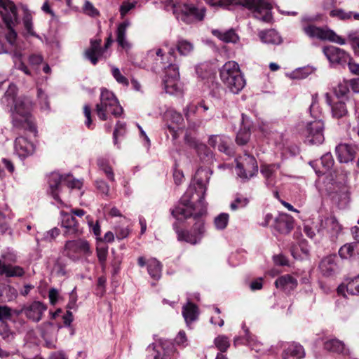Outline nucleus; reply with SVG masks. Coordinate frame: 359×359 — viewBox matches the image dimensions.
<instances>
[{
	"label": "nucleus",
	"mask_w": 359,
	"mask_h": 359,
	"mask_svg": "<svg viewBox=\"0 0 359 359\" xmlns=\"http://www.w3.org/2000/svg\"><path fill=\"white\" fill-rule=\"evenodd\" d=\"M206 190L203 180L196 178L195 182L189 187L177 205L172 210L171 214L177 220L189 217L195 220L189 231L181 230L177 223L173 224L178 241L196 245L204 237L206 231L203 219L207 213V204L205 201Z\"/></svg>",
	"instance_id": "nucleus-1"
},
{
	"label": "nucleus",
	"mask_w": 359,
	"mask_h": 359,
	"mask_svg": "<svg viewBox=\"0 0 359 359\" xmlns=\"http://www.w3.org/2000/svg\"><path fill=\"white\" fill-rule=\"evenodd\" d=\"M213 6H220L230 9L231 6L241 5L250 11L253 16L265 22H269L272 19V6L266 0H205Z\"/></svg>",
	"instance_id": "nucleus-2"
},
{
	"label": "nucleus",
	"mask_w": 359,
	"mask_h": 359,
	"mask_svg": "<svg viewBox=\"0 0 359 359\" xmlns=\"http://www.w3.org/2000/svg\"><path fill=\"white\" fill-rule=\"evenodd\" d=\"M11 106L12 123L15 128H22L36 133V128L31 116L32 101L29 97H20Z\"/></svg>",
	"instance_id": "nucleus-3"
},
{
	"label": "nucleus",
	"mask_w": 359,
	"mask_h": 359,
	"mask_svg": "<svg viewBox=\"0 0 359 359\" xmlns=\"http://www.w3.org/2000/svg\"><path fill=\"white\" fill-rule=\"evenodd\" d=\"M48 194L55 200V203L62 205V196L64 194L63 187L68 189H81L82 182L74 178L70 174L62 175L58 172H53L48 177Z\"/></svg>",
	"instance_id": "nucleus-4"
},
{
	"label": "nucleus",
	"mask_w": 359,
	"mask_h": 359,
	"mask_svg": "<svg viewBox=\"0 0 359 359\" xmlns=\"http://www.w3.org/2000/svg\"><path fill=\"white\" fill-rule=\"evenodd\" d=\"M318 16L304 15L301 20V26L304 34L310 38H316L322 41H328L339 45L346 44L345 39L339 36L327 27H317L312 23L318 20Z\"/></svg>",
	"instance_id": "nucleus-5"
},
{
	"label": "nucleus",
	"mask_w": 359,
	"mask_h": 359,
	"mask_svg": "<svg viewBox=\"0 0 359 359\" xmlns=\"http://www.w3.org/2000/svg\"><path fill=\"white\" fill-rule=\"evenodd\" d=\"M220 78L226 87L233 94L239 93L246 85V81L239 65L234 61L226 62L220 69Z\"/></svg>",
	"instance_id": "nucleus-6"
},
{
	"label": "nucleus",
	"mask_w": 359,
	"mask_h": 359,
	"mask_svg": "<svg viewBox=\"0 0 359 359\" xmlns=\"http://www.w3.org/2000/svg\"><path fill=\"white\" fill-rule=\"evenodd\" d=\"M165 8L172 10L176 18L187 24L201 21L205 16V9L198 8L189 2L174 3L172 0L165 1Z\"/></svg>",
	"instance_id": "nucleus-7"
},
{
	"label": "nucleus",
	"mask_w": 359,
	"mask_h": 359,
	"mask_svg": "<svg viewBox=\"0 0 359 359\" xmlns=\"http://www.w3.org/2000/svg\"><path fill=\"white\" fill-rule=\"evenodd\" d=\"M123 111V108L114 94L107 89H102L100 102L96 104V113L100 119L106 121L109 114L118 117L121 116Z\"/></svg>",
	"instance_id": "nucleus-8"
},
{
	"label": "nucleus",
	"mask_w": 359,
	"mask_h": 359,
	"mask_svg": "<svg viewBox=\"0 0 359 359\" xmlns=\"http://www.w3.org/2000/svg\"><path fill=\"white\" fill-rule=\"evenodd\" d=\"M174 50L169 53V57H165L161 48L150 50L148 52V57L155 61L156 65L165 70V77L173 79H180L179 67L172 63L175 56Z\"/></svg>",
	"instance_id": "nucleus-9"
},
{
	"label": "nucleus",
	"mask_w": 359,
	"mask_h": 359,
	"mask_svg": "<svg viewBox=\"0 0 359 359\" xmlns=\"http://www.w3.org/2000/svg\"><path fill=\"white\" fill-rule=\"evenodd\" d=\"M64 253L70 259L77 261L79 255L88 256L92 254V251L87 241L79 239L67 241L64 247Z\"/></svg>",
	"instance_id": "nucleus-10"
},
{
	"label": "nucleus",
	"mask_w": 359,
	"mask_h": 359,
	"mask_svg": "<svg viewBox=\"0 0 359 359\" xmlns=\"http://www.w3.org/2000/svg\"><path fill=\"white\" fill-rule=\"evenodd\" d=\"M236 170L238 177L249 180L257 173L258 165L253 156L245 154L242 162H237Z\"/></svg>",
	"instance_id": "nucleus-11"
},
{
	"label": "nucleus",
	"mask_w": 359,
	"mask_h": 359,
	"mask_svg": "<svg viewBox=\"0 0 359 359\" xmlns=\"http://www.w3.org/2000/svg\"><path fill=\"white\" fill-rule=\"evenodd\" d=\"M306 142L320 144L324 141V122L322 119L308 122L306 127Z\"/></svg>",
	"instance_id": "nucleus-12"
},
{
	"label": "nucleus",
	"mask_w": 359,
	"mask_h": 359,
	"mask_svg": "<svg viewBox=\"0 0 359 359\" xmlns=\"http://www.w3.org/2000/svg\"><path fill=\"white\" fill-rule=\"evenodd\" d=\"M0 15L7 27L18 23V9L11 0H0Z\"/></svg>",
	"instance_id": "nucleus-13"
},
{
	"label": "nucleus",
	"mask_w": 359,
	"mask_h": 359,
	"mask_svg": "<svg viewBox=\"0 0 359 359\" xmlns=\"http://www.w3.org/2000/svg\"><path fill=\"white\" fill-rule=\"evenodd\" d=\"M341 230V224L334 216L321 219L319 226H317V232L320 237L327 234L332 239L337 238Z\"/></svg>",
	"instance_id": "nucleus-14"
},
{
	"label": "nucleus",
	"mask_w": 359,
	"mask_h": 359,
	"mask_svg": "<svg viewBox=\"0 0 359 359\" xmlns=\"http://www.w3.org/2000/svg\"><path fill=\"white\" fill-rule=\"evenodd\" d=\"M112 42L113 40L111 39V37H109L105 42L104 48H102L100 46V39L90 40V47L87 48L84 52L85 58L90 61L93 65H95L97 63L100 57L102 55L104 49H107L108 47H109Z\"/></svg>",
	"instance_id": "nucleus-15"
},
{
	"label": "nucleus",
	"mask_w": 359,
	"mask_h": 359,
	"mask_svg": "<svg viewBox=\"0 0 359 359\" xmlns=\"http://www.w3.org/2000/svg\"><path fill=\"white\" fill-rule=\"evenodd\" d=\"M184 141L190 147L194 149L201 161L210 163L213 159L212 151L199 140L189 135L184 137Z\"/></svg>",
	"instance_id": "nucleus-16"
},
{
	"label": "nucleus",
	"mask_w": 359,
	"mask_h": 359,
	"mask_svg": "<svg viewBox=\"0 0 359 359\" xmlns=\"http://www.w3.org/2000/svg\"><path fill=\"white\" fill-rule=\"evenodd\" d=\"M47 310V306L39 301H34L32 303L22 307L21 312L30 320L38 323L43 317V313Z\"/></svg>",
	"instance_id": "nucleus-17"
},
{
	"label": "nucleus",
	"mask_w": 359,
	"mask_h": 359,
	"mask_svg": "<svg viewBox=\"0 0 359 359\" xmlns=\"http://www.w3.org/2000/svg\"><path fill=\"white\" fill-rule=\"evenodd\" d=\"M165 118L168 123H171V124L168 123L167 128L172 135V140H175L178 137V129L183 126L184 118L180 112H177L174 109H169L165 113Z\"/></svg>",
	"instance_id": "nucleus-18"
},
{
	"label": "nucleus",
	"mask_w": 359,
	"mask_h": 359,
	"mask_svg": "<svg viewBox=\"0 0 359 359\" xmlns=\"http://www.w3.org/2000/svg\"><path fill=\"white\" fill-rule=\"evenodd\" d=\"M323 52L332 64L344 65L350 57L345 50L334 46L324 47Z\"/></svg>",
	"instance_id": "nucleus-19"
},
{
	"label": "nucleus",
	"mask_w": 359,
	"mask_h": 359,
	"mask_svg": "<svg viewBox=\"0 0 359 359\" xmlns=\"http://www.w3.org/2000/svg\"><path fill=\"white\" fill-rule=\"evenodd\" d=\"M293 217L286 213H280L273 220L271 227L281 234L289 233L294 228Z\"/></svg>",
	"instance_id": "nucleus-20"
},
{
	"label": "nucleus",
	"mask_w": 359,
	"mask_h": 359,
	"mask_svg": "<svg viewBox=\"0 0 359 359\" xmlns=\"http://www.w3.org/2000/svg\"><path fill=\"white\" fill-rule=\"evenodd\" d=\"M208 144L212 147L217 149L227 156L233 154V149L230 147L231 139L225 135H212L209 137Z\"/></svg>",
	"instance_id": "nucleus-21"
},
{
	"label": "nucleus",
	"mask_w": 359,
	"mask_h": 359,
	"mask_svg": "<svg viewBox=\"0 0 359 359\" xmlns=\"http://www.w3.org/2000/svg\"><path fill=\"white\" fill-rule=\"evenodd\" d=\"M184 116L189 123V126L193 129H196L201 126L205 123L208 121L212 118V115L206 119H198L195 120L194 116L200 112L198 102L197 104L190 103L186 106L183 109Z\"/></svg>",
	"instance_id": "nucleus-22"
},
{
	"label": "nucleus",
	"mask_w": 359,
	"mask_h": 359,
	"mask_svg": "<svg viewBox=\"0 0 359 359\" xmlns=\"http://www.w3.org/2000/svg\"><path fill=\"white\" fill-rule=\"evenodd\" d=\"M283 359H302L305 356L304 347L299 343H283Z\"/></svg>",
	"instance_id": "nucleus-23"
},
{
	"label": "nucleus",
	"mask_w": 359,
	"mask_h": 359,
	"mask_svg": "<svg viewBox=\"0 0 359 359\" xmlns=\"http://www.w3.org/2000/svg\"><path fill=\"white\" fill-rule=\"evenodd\" d=\"M326 103L330 106L332 117L335 119H341L348 115L346 104L344 101L338 100L332 103L331 96L327 93L325 95Z\"/></svg>",
	"instance_id": "nucleus-24"
},
{
	"label": "nucleus",
	"mask_w": 359,
	"mask_h": 359,
	"mask_svg": "<svg viewBox=\"0 0 359 359\" xmlns=\"http://www.w3.org/2000/svg\"><path fill=\"white\" fill-rule=\"evenodd\" d=\"M279 163L264 164L261 165L260 172L268 187H273L277 182V172L280 170Z\"/></svg>",
	"instance_id": "nucleus-25"
},
{
	"label": "nucleus",
	"mask_w": 359,
	"mask_h": 359,
	"mask_svg": "<svg viewBox=\"0 0 359 359\" xmlns=\"http://www.w3.org/2000/svg\"><path fill=\"white\" fill-rule=\"evenodd\" d=\"M14 149L15 154L21 159L31 155L34 150V144L29 142L27 138L20 136L15 139L14 142Z\"/></svg>",
	"instance_id": "nucleus-26"
},
{
	"label": "nucleus",
	"mask_w": 359,
	"mask_h": 359,
	"mask_svg": "<svg viewBox=\"0 0 359 359\" xmlns=\"http://www.w3.org/2000/svg\"><path fill=\"white\" fill-rule=\"evenodd\" d=\"M336 255L325 257L320 263L319 268L324 276H332L339 271Z\"/></svg>",
	"instance_id": "nucleus-27"
},
{
	"label": "nucleus",
	"mask_w": 359,
	"mask_h": 359,
	"mask_svg": "<svg viewBox=\"0 0 359 359\" xmlns=\"http://www.w3.org/2000/svg\"><path fill=\"white\" fill-rule=\"evenodd\" d=\"M62 226L65 229L66 235H74L79 231L78 222L74 215L68 212H61Z\"/></svg>",
	"instance_id": "nucleus-28"
},
{
	"label": "nucleus",
	"mask_w": 359,
	"mask_h": 359,
	"mask_svg": "<svg viewBox=\"0 0 359 359\" xmlns=\"http://www.w3.org/2000/svg\"><path fill=\"white\" fill-rule=\"evenodd\" d=\"M275 286L285 293H290L297 287V280L291 275H283L276 280Z\"/></svg>",
	"instance_id": "nucleus-29"
},
{
	"label": "nucleus",
	"mask_w": 359,
	"mask_h": 359,
	"mask_svg": "<svg viewBox=\"0 0 359 359\" xmlns=\"http://www.w3.org/2000/svg\"><path fill=\"white\" fill-rule=\"evenodd\" d=\"M335 153L340 163L351 161L355 156L354 148L348 144H339L335 148Z\"/></svg>",
	"instance_id": "nucleus-30"
},
{
	"label": "nucleus",
	"mask_w": 359,
	"mask_h": 359,
	"mask_svg": "<svg viewBox=\"0 0 359 359\" xmlns=\"http://www.w3.org/2000/svg\"><path fill=\"white\" fill-rule=\"evenodd\" d=\"M241 128L238 132L236 135V142L240 145L245 144L250 140V123L248 121V118L242 114L241 115Z\"/></svg>",
	"instance_id": "nucleus-31"
},
{
	"label": "nucleus",
	"mask_w": 359,
	"mask_h": 359,
	"mask_svg": "<svg viewBox=\"0 0 359 359\" xmlns=\"http://www.w3.org/2000/svg\"><path fill=\"white\" fill-rule=\"evenodd\" d=\"M25 273L24 269L20 266L6 264L0 260V275H4L7 278L22 277Z\"/></svg>",
	"instance_id": "nucleus-32"
},
{
	"label": "nucleus",
	"mask_w": 359,
	"mask_h": 359,
	"mask_svg": "<svg viewBox=\"0 0 359 359\" xmlns=\"http://www.w3.org/2000/svg\"><path fill=\"white\" fill-rule=\"evenodd\" d=\"M130 22L126 19L118 25L116 30V41L124 49H129L130 44L126 39V29L130 26Z\"/></svg>",
	"instance_id": "nucleus-33"
},
{
	"label": "nucleus",
	"mask_w": 359,
	"mask_h": 359,
	"mask_svg": "<svg viewBox=\"0 0 359 359\" xmlns=\"http://www.w3.org/2000/svg\"><path fill=\"white\" fill-rule=\"evenodd\" d=\"M198 309L194 304L188 302L186 305L183 306L182 316L188 327L198 319Z\"/></svg>",
	"instance_id": "nucleus-34"
},
{
	"label": "nucleus",
	"mask_w": 359,
	"mask_h": 359,
	"mask_svg": "<svg viewBox=\"0 0 359 359\" xmlns=\"http://www.w3.org/2000/svg\"><path fill=\"white\" fill-rule=\"evenodd\" d=\"M196 72L199 78L207 83L213 82L215 72L209 63H202L196 66Z\"/></svg>",
	"instance_id": "nucleus-35"
},
{
	"label": "nucleus",
	"mask_w": 359,
	"mask_h": 359,
	"mask_svg": "<svg viewBox=\"0 0 359 359\" xmlns=\"http://www.w3.org/2000/svg\"><path fill=\"white\" fill-rule=\"evenodd\" d=\"M245 338L248 346L256 353L262 355L268 351L267 346L258 341L255 337L250 334L248 329H245Z\"/></svg>",
	"instance_id": "nucleus-36"
},
{
	"label": "nucleus",
	"mask_w": 359,
	"mask_h": 359,
	"mask_svg": "<svg viewBox=\"0 0 359 359\" xmlns=\"http://www.w3.org/2000/svg\"><path fill=\"white\" fill-rule=\"evenodd\" d=\"M352 295H359V276L351 278L346 285H341L337 288L339 294L344 295V292Z\"/></svg>",
	"instance_id": "nucleus-37"
},
{
	"label": "nucleus",
	"mask_w": 359,
	"mask_h": 359,
	"mask_svg": "<svg viewBox=\"0 0 359 359\" xmlns=\"http://www.w3.org/2000/svg\"><path fill=\"white\" fill-rule=\"evenodd\" d=\"M260 40L265 43L278 45L282 42V38L274 29L261 31L259 33Z\"/></svg>",
	"instance_id": "nucleus-38"
},
{
	"label": "nucleus",
	"mask_w": 359,
	"mask_h": 359,
	"mask_svg": "<svg viewBox=\"0 0 359 359\" xmlns=\"http://www.w3.org/2000/svg\"><path fill=\"white\" fill-rule=\"evenodd\" d=\"M324 348L328 351L346 354L347 350L343 341L337 339H329L324 342Z\"/></svg>",
	"instance_id": "nucleus-39"
},
{
	"label": "nucleus",
	"mask_w": 359,
	"mask_h": 359,
	"mask_svg": "<svg viewBox=\"0 0 359 359\" xmlns=\"http://www.w3.org/2000/svg\"><path fill=\"white\" fill-rule=\"evenodd\" d=\"M12 58L15 69L22 71L27 76H32V72L22 61V54L20 50H15L12 53Z\"/></svg>",
	"instance_id": "nucleus-40"
},
{
	"label": "nucleus",
	"mask_w": 359,
	"mask_h": 359,
	"mask_svg": "<svg viewBox=\"0 0 359 359\" xmlns=\"http://www.w3.org/2000/svg\"><path fill=\"white\" fill-rule=\"evenodd\" d=\"M147 271L149 276L155 279L158 280L161 276V264L155 258H151L147 261Z\"/></svg>",
	"instance_id": "nucleus-41"
},
{
	"label": "nucleus",
	"mask_w": 359,
	"mask_h": 359,
	"mask_svg": "<svg viewBox=\"0 0 359 359\" xmlns=\"http://www.w3.org/2000/svg\"><path fill=\"white\" fill-rule=\"evenodd\" d=\"M309 111L313 121L322 119V109L318 103L317 94L311 95V104L309 108Z\"/></svg>",
	"instance_id": "nucleus-42"
},
{
	"label": "nucleus",
	"mask_w": 359,
	"mask_h": 359,
	"mask_svg": "<svg viewBox=\"0 0 359 359\" xmlns=\"http://www.w3.org/2000/svg\"><path fill=\"white\" fill-rule=\"evenodd\" d=\"M53 326V323L50 321H46L43 323H41L38 329L41 332V334L42 338L45 340V344L46 346L48 348H56L57 346L55 342L53 341L48 340L46 339V334L48 332L49 328H51Z\"/></svg>",
	"instance_id": "nucleus-43"
},
{
	"label": "nucleus",
	"mask_w": 359,
	"mask_h": 359,
	"mask_svg": "<svg viewBox=\"0 0 359 359\" xmlns=\"http://www.w3.org/2000/svg\"><path fill=\"white\" fill-rule=\"evenodd\" d=\"M17 91L16 86L10 84L2 99V102L6 104L7 106H13L18 99L16 98Z\"/></svg>",
	"instance_id": "nucleus-44"
},
{
	"label": "nucleus",
	"mask_w": 359,
	"mask_h": 359,
	"mask_svg": "<svg viewBox=\"0 0 359 359\" xmlns=\"http://www.w3.org/2000/svg\"><path fill=\"white\" fill-rule=\"evenodd\" d=\"M358 243H346L341 246L339 250V255L341 259H350L355 255V250L358 246Z\"/></svg>",
	"instance_id": "nucleus-45"
},
{
	"label": "nucleus",
	"mask_w": 359,
	"mask_h": 359,
	"mask_svg": "<svg viewBox=\"0 0 359 359\" xmlns=\"http://www.w3.org/2000/svg\"><path fill=\"white\" fill-rule=\"evenodd\" d=\"M177 49L180 55H189L194 48V44L184 39H179L176 44Z\"/></svg>",
	"instance_id": "nucleus-46"
},
{
	"label": "nucleus",
	"mask_w": 359,
	"mask_h": 359,
	"mask_svg": "<svg viewBox=\"0 0 359 359\" xmlns=\"http://www.w3.org/2000/svg\"><path fill=\"white\" fill-rule=\"evenodd\" d=\"M97 165L104 171L107 177L111 182H114V174L111 167L109 164L107 159L100 158L97 159Z\"/></svg>",
	"instance_id": "nucleus-47"
},
{
	"label": "nucleus",
	"mask_w": 359,
	"mask_h": 359,
	"mask_svg": "<svg viewBox=\"0 0 359 359\" xmlns=\"http://www.w3.org/2000/svg\"><path fill=\"white\" fill-rule=\"evenodd\" d=\"M180 79L164 78L163 86L166 93L175 94L180 90L178 86Z\"/></svg>",
	"instance_id": "nucleus-48"
},
{
	"label": "nucleus",
	"mask_w": 359,
	"mask_h": 359,
	"mask_svg": "<svg viewBox=\"0 0 359 359\" xmlns=\"http://www.w3.org/2000/svg\"><path fill=\"white\" fill-rule=\"evenodd\" d=\"M350 88V81L343 80L334 88V95L338 98L344 97L349 93Z\"/></svg>",
	"instance_id": "nucleus-49"
},
{
	"label": "nucleus",
	"mask_w": 359,
	"mask_h": 359,
	"mask_svg": "<svg viewBox=\"0 0 359 359\" xmlns=\"http://www.w3.org/2000/svg\"><path fill=\"white\" fill-rule=\"evenodd\" d=\"M353 15V11H346L341 8H335L330 12V15L332 18H336L340 20H348L352 18Z\"/></svg>",
	"instance_id": "nucleus-50"
},
{
	"label": "nucleus",
	"mask_w": 359,
	"mask_h": 359,
	"mask_svg": "<svg viewBox=\"0 0 359 359\" xmlns=\"http://www.w3.org/2000/svg\"><path fill=\"white\" fill-rule=\"evenodd\" d=\"M229 215L228 213H220L218 215L214 220V224L217 229L223 230L224 229L229 223Z\"/></svg>",
	"instance_id": "nucleus-51"
},
{
	"label": "nucleus",
	"mask_w": 359,
	"mask_h": 359,
	"mask_svg": "<svg viewBox=\"0 0 359 359\" xmlns=\"http://www.w3.org/2000/svg\"><path fill=\"white\" fill-rule=\"evenodd\" d=\"M28 62L31 67V69H29L31 71L32 69L38 72L40 69V65L43 62V58L41 55L40 54H31L28 57Z\"/></svg>",
	"instance_id": "nucleus-52"
},
{
	"label": "nucleus",
	"mask_w": 359,
	"mask_h": 359,
	"mask_svg": "<svg viewBox=\"0 0 359 359\" xmlns=\"http://www.w3.org/2000/svg\"><path fill=\"white\" fill-rule=\"evenodd\" d=\"M214 343L215 346L222 353L226 351L230 346L229 339L224 335H219L216 337Z\"/></svg>",
	"instance_id": "nucleus-53"
},
{
	"label": "nucleus",
	"mask_w": 359,
	"mask_h": 359,
	"mask_svg": "<svg viewBox=\"0 0 359 359\" xmlns=\"http://www.w3.org/2000/svg\"><path fill=\"white\" fill-rule=\"evenodd\" d=\"M249 203V200L246 197L237 196L233 201L230 204V209L232 211H236L239 209L245 208Z\"/></svg>",
	"instance_id": "nucleus-54"
},
{
	"label": "nucleus",
	"mask_w": 359,
	"mask_h": 359,
	"mask_svg": "<svg viewBox=\"0 0 359 359\" xmlns=\"http://www.w3.org/2000/svg\"><path fill=\"white\" fill-rule=\"evenodd\" d=\"M320 162L323 168V170L319 172L320 174H323L324 172L330 170L334 165V159L330 153H326L322 156L320 158Z\"/></svg>",
	"instance_id": "nucleus-55"
},
{
	"label": "nucleus",
	"mask_w": 359,
	"mask_h": 359,
	"mask_svg": "<svg viewBox=\"0 0 359 359\" xmlns=\"http://www.w3.org/2000/svg\"><path fill=\"white\" fill-rule=\"evenodd\" d=\"M348 41L355 53L359 55V33L358 32H350L348 34Z\"/></svg>",
	"instance_id": "nucleus-56"
},
{
	"label": "nucleus",
	"mask_w": 359,
	"mask_h": 359,
	"mask_svg": "<svg viewBox=\"0 0 359 359\" xmlns=\"http://www.w3.org/2000/svg\"><path fill=\"white\" fill-rule=\"evenodd\" d=\"M111 74L118 83L122 84L124 86H128L129 85L128 79L121 74L118 68L112 67Z\"/></svg>",
	"instance_id": "nucleus-57"
},
{
	"label": "nucleus",
	"mask_w": 359,
	"mask_h": 359,
	"mask_svg": "<svg viewBox=\"0 0 359 359\" xmlns=\"http://www.w3.org/2000/svg\"><path fill=\"white\" fill-rule=\"evenodd\" d=\"M126 125L125 122L118 121L116 123V128L113 133V139L114 144H117V138L119 136H123L126 133Z\"/></svg>",
	"instance_id": "nucleus-58"
},
{
	"label": "nucleus",
	"mask_w": 359,
	"mask_h": 359,
	"mask_svg": "<svg viewBox=\"0 0 359 359\" xmlns=\"http://www.w3.org/2000/svg\"><path fill=\"white\" fill-rule=\"evenodd\" d=\"M219 39L226 43H236L238 37L233 29L228 30L219 34Z\"/></svg>",
	"instance_id": "nucleus-59"
},
{
	"label": "nucleus",
	"mask_w": 359,
	"mask_h": 359,
	"mask_svg": "<svg viewBox=\"0 0 359 359\" xmlns=\"http://www.w3.org/2000/svg\"><path fill=\"white\" fill-rule=\"evenodd\" d=\"M313 72V69L310 67H305L296 69L292 73V78L297 79H303L306 78Z\"/></svg>",
	"instance_id": "nucleus-60"
},
{
	"label": "nucleus",
	"mask_w": 359,
	"mask_h": 359,
	"mask_svg": "<svg viewBox=\"0 0 359 359\" xmlns=\"http://www.w3.org/2000/svg\"><path fill=\"white\" fill-rule=\"evenodd\" d=\"M130 229L128 226H116L114 228V233L118 240H122L128 236Z\"/></svg>",
	"instance_id": "nucleus-61"
},
{
	"label": "nucleus",
	"mask_w": 359,
	"mask_h": 359,
	"mask_svg": "<svg viewBox=\"0 0 359 359\" xmlns=\"http://www.w3.org/2000/svg\"><path fill=\"white\" fill-rule=\"evenodd\" d=\"M137 1H123L120 6V15L122 19L133 8H135Z\"/></svg>",
	"instance_id": "nucleus-62"
},
{
	"label": "nucleus",
	"mask_w": 359,
	"mask_h": 359,
	"mask_svg": "<svg viewBox=\"0 0 359 359\" xmlns=\"http://www.w3.org/2000/svg\"><path fill=\"white\" fill-rule=\"evenodd\" d=\"M60 231L58 228L54 227L49 231H47L43 234L41 241L46 242H51L60 234Z\"/></svg>",
	"instance_id": "nucleus-63"
},
{
	"label": "nucleus",
	"mask_w": 359,
	"mask_h": 359,
	"mask_svg": "<svg viewBox=\"0 0 359 359\" xmlns=\"http://www.w3.org/2000/svg\"><path fill=\"white\" fill-rule=\"evenodd\" d=\"M83 12L90 17H97L100 15L98 10L88 1H86L83 6Z\"/></svg>",
	"instance_id": "nucleus-64"
}]
</instances>
